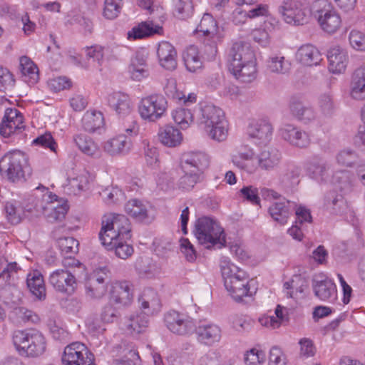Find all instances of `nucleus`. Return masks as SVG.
<instances>
[{
  "label": "nucleus",
  "mask_w": 365,
  "mask_h": 365,
  "mask_svg": "<svg viewBox=\"0 0 365 365\" xmlns=\"http://www.w3.org/2000/svg\"><path fill=\"white\" fill-rule=\"evenodd\" d=\"M131 143L128 136L119 135L108 140L104 144V150L112 156L127 153L130 148Z\"/></svg>",
  "instance_id": "obj_30"
},
{
  "label": "nucleus",
  "mask_w": 365,
  "mask_h": 365,
  "mask_svg": "<svg viewBox=\"0 0 365 365\" xmlns=\"http://www.w3.org/2000/svg\"><path fill=\"white\" fill-rule=\"evenodd\" d=\"M136 268L140 273L145 274L148 277L154 276L158 272V267L148 257L141 258L136 262Z\"/></svg>",
  "instance_id": "obj_54"
},
{
  "label": "nucleus",
  "mask_w": 365,
  "mask_h": 365,
  "mask_svg": "<svg viewBox=\"0 0 365 365\" xmlns=\"http://www.w3.org/2000/svg\"><path fill=\"white\" fill-rule=\"evenodd\" d=\"M131 227L128 218L124 215H104L99 240L102 245L115 239H130Z\"/></svg>",
  "instance_id": "obj_5"
},
{
  "label": "nucleus",
  "mask_w": 365,
  "mask_h": 365,
  "mask_svg": "<svg viewBox=\"0 0 365 365\" xmlns=\"http://www.w3.org/2000/svg\"><path fill=\"white\" fill-rule=\"evenodd\" d=\"M61 360L63 365H94L93 354L81 342L66 346Z\"/></svg>",
  "instance_id": "obj_10"
},
{
  "label": "nucleus",
  "mask_w": 365,
  "mask_h": 365,
  "mask_svg": "<svg viewBox=\"0 0 365 365\" xmlns=\"http://www.w3.org/2000/svg\"><path fill=\"white\" fill-rule=\"evenodd\" d=\"M308 0H284L278 11L287 24L303 25L308 21Z\"/></svg>",
  "instance_id": "obj_8"
},
{
  "label": "nucleus",
  "mask_w": 365,
  "mask_h": 365,
  "mask_svg": "<svg viewBox=\"0 0 365 365\" xmlns=\"http://www.w3.org/2000/svg\"><path fill=\"white\" fill-rule=\"evenodd\" d=\"M295 56L297 61L307 66H317L322 60L319 51L312 44L300 46Z\"/></svg>",
  "instance_id": "obj_29"
},
{
  "label": "nucleus",
  "mask_w": 365,
  "mask_h": 365,
  "mask_svg": "<svg viewBox=\"0 0 365 365\" xmlns=\"http://www.w3.org/2000/svg\"><path fill=\"white\" fill-rule=\"evenodd\" d=\"M194 234L201 245L207 248L217 246L223 247L226 242L225 235L220 225L207 217H203L196 220Z\"/></svg>",
  "instance_id": "obj_6"
},
{
  "label": "nucleus",
  "mask_w": 365,
  "mask_h": 365,
  "mask_svg": "<svg viewBox=\"0 0 365 365\" xmlns=\"http://www.w3.org/2000/svg\"><path fill=\"white\" fill-rule=\"evenodd\" d=\"M86 59L91 61L93 66L101 70V66L103 61V48L98 45L88 46L84 48Z\"/></svg>",
  "instance_id": "obj_50"
},
{
  "label": "nucleus",
  "mask_w": 365,
  "mask_h": 365,
  "mask_svg": "<svg viewBox=\"0 0 365 365\" xmlns=\"http://www.w3.org/2000/svg\"><path fill=\"white\" fill-rule=\"evenodd\" d=\"M164 322L167 328L178 335L190 334L195 330V324L193 319L176 311L166 313Z\"/></svg>",
  "instance_id": "obj_11"
},
{
  "label": "nucleus",
  "mask_w": 365,
  "mask_h": 365,
  "mask_svg": "<svg viewBox=\"0 0 365 365\" xmlns=\"http://www.w3.org/2000/svg\"><path fill=\"white\" fill-rule=\"evenodd\" d=\"M162 31L163 27L155 25L153 21H144L133 28L132 31L128 32V38H143L155 34H160Z\"/></svg>",
  "instance_id": "obj_39"
},
{
  "label": "nucleus",
  "mask_w": 365,
  "mask_h": 365,
  "mask_svg": "<svg viewBox=\"0 0 365 365\" xmlns=\"http://www.w3.org/2000/svg\"><path fill=\"white\" fill-rule=\"evenodd\" d=\"M183 60L187 70L191 73L201 71L203 63L199 56L195 46H190L183 55Z\"/></svg>",
  "instance_id": "obj_44"
},
{
  "label": "nucleus",
  "mask_w": 365,
  "mask_h": 365,
  "mask_svg": "<svg viewBox=\"0 0 365 365\" xmlns=\"http://www.w3.org/2000/svg\"><path fill=\"white\" fill-rule=\"evenodd\" d=\"M242 197L254 205H259L260 199L258 196L257 188L250 185L242 187L240 190Z\"/></svg>",
  "instance_id": "obj_61"
},
{
  "label": "nucleus",
  "mask_w": 365,
  "mask_h": 365,
  "mask_svg": "<svg viewBox=\"0 0 365 365\" xmlns=\"http://www.w3.org/2000/svg\"><path fill=\"white\" fill-rule=\"evenodd\" d=\"M324 206L334 215H342L347 209L344 197L335 192H329L325 195Z\"/></svg>",
  "instance_id": "obj_38"
},
{
  "label": "nucleus",
  "mask_w": 365,
  "mask_h": 365,
  "mask_svg": "<svg viewBox=\"0 0 365 365\" xmlns=\"http://www.w3.org/2000/svg\"><path fill=\"white\" fill-rule=\"evenodd\" d=\"M198 121L204 125V129L211 139L221 142L227 138L228 123L220 108L212 104L201 106Z\"/></svg>",
  "instance_id": "obj_2"
},
{
  "label": "nucleus",
  "mask_w": 365,
  "mask_h": 365,
  "mask_svg": "<svg viewBox=\"0 0 365 365\" xmlns=\"http://www.w3.org/2000/svg\"><path fill=\"white\" fill-rule=\"evenodd\" d=\"M32 144L43 148H48L51 151L56 153L57 143L51 133H45L35 138Z\"/></svg>",
  "instance_id": "obj_55"
},
{
  "label": "nucleus",
  "mask_w": 365,
  "mask_h": 365,
  "mask_svg": "<svg viewBox=\"0 0 365 365\" xmlns=\"http://www.w3.org/2000/svg\"><path fill=\"white\" fill-rule=\"evenodd\" d=\"M351 46L356 51H365V33L359 30H352L349 35Z\"/></svg>",
  "instance_id": "obj_56"
},
{
  "label": "nucleus",
  "mask_w": 365,
  "mask_h": 365,
  "mask_svg": "<svg viewBox=\"0 0 365 365\" xmlns=\"http://www.w3.org/2000/svg\"><path fill=\"white\" fill-rule=\"evenodd\" d=\"M194 331L200 342L209 346L220 341L222 337L220 327L215 324H202L197 327L195 326Z\"/></svg>",
  "instance_id": "obj_25"
},
{
  "label": "nucleus",
  "mask_w": 365,
  "mask_h": 365,
  "mask_svg": "<svg viewBox=\"0 0 365 365\" xmlns=\"http://www.w3.org/2000/svg\"><path fill=\"white\" fill-rule=\"evenodd\" d=\"M312 287L316 297L323 301H334L336 299V287L331 279L323 275L314 277Z\"/></svg>",
  "instance_id": "obj_17"
},
{
  "label": "nucleus",
  "mask_w": 365,
  "mask_h": 365,
  "mask_svg": "<svg viewBox=\"0 0 365 365\" xmlns=\"http://www.w3.org/2000/svg\"><path fill=\"white\" fill-rule=\"evenodd\" d=\"M330 167L322 158L314 157L307 164V171L308 175L317 180H326L329 176V170Z\"/></svg>",
  "instance_id": "obj_32"
},
{
  "label": "nucleus",
  "mask_w": 365,
  "mask_h": 365,
  "mask_svg": "<svg viewBox=\"0 0 365 365\" xmlns=\"http://www.w3.org/2000/svg\"><path fill=\"white\" fill-rule=\"evenodd\" d=\"M266 66L269 72L279 74H284L290 68V64L283 56L269 57L266 61Z\"/></svg>",
  "instance_id": "obj_46"
},
{
  "label": "nucleus",
  "mask_w": 365,
  "mask_h": 365,
  "mask_svg": "<svg viewBox=\"0 0 365 365\" xmlns=\"http://www.w3.org/2000/svg\"><path fill=\"white\" fill-rule=\"evenodd\" d=\"M27 287L31 293L38 299L46 298V287L43 275L38 271H34L28 274L26 279Z\"/></svg>",
  "instance_id": "obj_33"
},
{
  "label": "nucleus",
  "mask_w": 365,
  "mask_h": 365,
  "mask_svg": "<svg viewBox=\"0 0 365 365\" xmlns=\"http://www.w3.org/2000/svg\"><path fill=\"white\" fill-rule=\"evenodd\" d=\"M329 70L334 73H341L345 71L348 56L347 52L339 46L331 47L327 52Z\"/></svg>",
  "instance_id": "obj_24"
},
{
  "label": "nucleus",
  "mask_w": 365,
  "mask_h": 365,
  "mask_svg": "<svg viewBox=\"0 0 365 365\" xmlns=\"http://www.w3.org/2000/svg\"><path fill=\"white\" fill-rule=\"evenodd\" d=\"M282 158V153L277 148H264L257 157L258 166L262 170H274L279 165Z\"/></svg>",
  "instance_id": "obj_22"
},
{
  "label": "nucleus",
  "mask_w": 365,
  "mask_h": 365,
  "mask_svg": "<svg viewBox=\"0 0 365 365\" xmlns=\"http://www.w3.org/2000/svg\"><path fill=\"white\" fill-rule=\"evenodd\" d=\"M285 358L281 349L274 346L270 349L269 356V365H285Z\"/></svg>",
  "instance_id": "obj_64"
},
{
  "label": "nucleus",
  "mask_w": 365,
  "mask_h": 365,
  "mask_svg": "<svg viewBox=\"0 0 365 365\" xmlns=\"http://www.w3.org/2000/svg\"><path fill=\"white\" fill-rule=\"evenodd\" d=\"M311 11L325 32L333 34L340 28L341 17L327 1L317 0L314 2Z\"/></svg>",
  "instance_id": "obj_7"
},
{
  "label": "nucleus",
  "mask_w": 365,
  "mask_h": 365,
  "mask_svg": "<svg viewBox=\"0 0 365 365\" xmlns=\"http://www.w3.org/2000/svg\"><path fill=\"white\" fill-rule=\"evenodd\" d=\"M180 250L187 261L193 262L195 260L196 252L188 239L182 238L180 240Z\"/></svg>",
  "instance_id": "obj_62"
},
{
  "label": "nucleus",
  "mask_w": 365,
  "mask_h": 365,
  "mask_svg": "<svg viewBox=\"0 0 365 365\" xmlns=\"http://www.w3.org/2000/svg\"><path fill=\"white\" fill-rule=\"evenodd\" d=\"M350 95L356 100L365 99V67H360L354 71Z\"/></svg>",
  "instance_id": "obj_34"
},
{
  "label": "nucleus",
  "mask_w": 365,
  "mask_h": 365,
  "mask_svg": "<svg viewBox=\"0 0 365 365\" xmlns=\"http://www.w3.org/2000/svg\"><path fill=\"white\" fill-rule=\"evenodd\" d=\"M48 281L56 291L68 294H73L77 287L75 276L68 269L53 271L50 274Z\"/></svg>",
  "instance_id": "obj_15"
},
{
  "label": "nucleus",
  "mask_w": 365,
  "mask_h": 365,
  "mask_svg": "<svg viewBox=\"0 0 365 365\" xmlns=\"http://www.w3.org/2000/svg\"><path fill=\"white\" fill-rule=\"evenodd\" d=\"M300 170L294 165H287L279 175V185L285 191L292 190L298 183Z\"/></svg>",
  "instance_id": "obj_31"
},
{
  "label": "nucleus",
  "mask_w": 365,
  "mask_h": 365,
  "mask_svg": "<svg viewBox=\"0 0 365 365\" xmlns=\"http://www.w3.org/2000/svg\"><path fill=\"white\" fill-rule=\"evenodd\" d=\"M12 339L16 350L21 356L36 358L46 351V339L38 330H16L13 334Z\"/></svg>",
  "instance_id": "obj_3"
},
{
  "label": "nucleus",
  "mask_w": 365,
  "mask_h": 365,
  "mask_svg": "<svg viewBox=\"0 0 365 365\" xmlns=\"http://www.w3.org/2000/svg\"><path fill=\"white\" fill-rule=\"evenodd\" d=\"M73 141L84 154L92 157L100 156L99 146L91 137L84 134H78L73 137Z\"/></svg>",
  "instance_id": "obj_37"
},
{
  "label": "nucleus",
  "mask_w": 365,
  "mask_h": 365,
  "mask_svg": "<svg viewBox=\"0 0 365 365\" xmlns=\"http://www.w3.org/2000/svg\"><path fill=\"white\" fill-rule=\"evenodd\" d=\"M48 205L43 207V214L46 217L48 221L51 223L56 222H61L66 217L68 212V207L66 204H60L58 202L55 205V202L57 200V195L49 192L48 194Z\"/></svg>",
  "instance_id": "obj_23"
},
{
  "label": "nucleus",
  "mask_w": 365,
  "mask_h": 365,
  "mask_svg": "<svg viewBox=\"0 0 365 365\" xmlns=\"http://www.w3.org/2000/svg\"><path fill=\"white\" fill-rule=\"evenodd\" d=\"M193 11L191 0H179L175 6V12L178 18L184 19L189 17Z\"/></svg>",
  "instance_id": "obj_58"
},
{
  "label": "nucleus",
  "mask_w": 365,
  "mask_h": 365,
  "mask_svg": "<svg viewBox=\"0 0 365 365\" xmlns=\"http://www.w3.org/2000/svg\"><path fill=\"white\" fill-rule=\"evenodd\" d=\"M109 106L120 116H125L130 113L132 103L129 96L121 92H114L108 97Z\"/></svg>",
  "instance_id": "obj_28"
},
{
  "label": "nucleus",
  "mask_w": 365,
  "mask_h": 365,
  "mask_svg": "<svg viewBox=\"0 0 365 365\" xmlns=\"http://www.w3.org/2000/svg\"><path fill=\"white\" fill-rule=\"evenodd\" d=\"M272 131V125L269 121L260 120L249 125L247 134L255 144L261 145L271 140Z\"/></svg>",
  "instance_id": "obj_19"
},
{
  "label": "nucleus",
  "mask_w": 365,
  "mask_h": 365,
  "mask_svg": "<svg viewBox=\"0 0 365 365\" xmlns=\"http://www.w3.org/2000/svg\"><path fill=\"white\" fill-rule=\"evenodd\" d=\"M157 54L162 67L169 71H173L176 68L177 52L174 46L169 42H160L158 45Z\"/></svg>",
  "instance_id": "obj_26"
},
{
  "label": "nucleus",
  "mask_w": 365,
  "mask_h": 365,
  "mask_svg": "<svg viewBox=\"0 0 365 365\" xmlns=\"http://www.w3.org/2000/svg\"><path fill=\"white\" fill-rule=\"evenodd\" d=\"M139 302L144 309H148V313H153L157 311L160 307V299L158 294L151 288L144 289L142 295L139 298Z\"/></svg>",
  "instance_id": "obj_45"
},
{
  "label": "nucleus",
  "mask_w": 365,
  "mask_h": 365,
  "mask_svg": "<svg viewBox=\"0 0 365 365\" xmlns=\"http://www.w3.org/2000/svg\"><path fill=\"white\" fill-rule=\"evenodd\" d=\"M125 211L137 222L144 224H150L155 219L148 205L137 199H133L126 202Z\"/></svg>",
  "instance_id": "obj_20"
},
{
  "label": "nucleus",
  "mask_w": 365,
  "mask_h": 365,
  "mask_svg": "<svg viewBox=\"0 0 365 365\" xmlns=\"http://www.w3.org/2000/svg\"><path fill=\"white\" fill-rule=\"evenodd\" d=\"M167 101L163 96L150 95L141 99L138 106V112L143 119L155 122L163 116L167 109Z\"/></svg>",
  "instance_id": "obj_9"
},
{
  "label": "nucleus",
  "mask_w": 365,
  "mask_h": 365,
  "mask_svg": "<svg viewBox=\"0 0 365 365\" xmlns=\"http://www.w3.org/2000/svg\"><path fill=\"white\" fill-rule=\"evenodd\" d=\"M295 207L296 203L289 200L276 202L270 205L269 212L274 221L280 225H284Z\"/></svg>",
  "instance_id": "obj_27"
},
{
  "label": "nucleus",
  "mask_w": 365,
  "mask_h": 365,
  "mask_svg": "<svg viewBox=\"0 0 365 365\" xmlns=\"http://www.w3.org/2000/svg\"><path fill=\"white\" fill-rule=\"evenodd\" d=\"M255 54L249 43L236 42L229 51L227 63L229 70L237 69L244 63L255 61Z\"/></svg>",
  "instance_id": "obj_14"
},
{
  "label": "nucleus",
  "mask_w": 365,
  "mask_h": 365,
  "mask_svg": "<svg viewBox=\"0 0 365 365\" xmlns=\"http://www.w3.org/2000/svg\"><path fill=\"white\" fill-rule=\"evenodd\" d=\"M123 0H105L103 16L108 19L116 18L120 13Z\"/></svg>",
  "instance_id": "obj_53"
},
{
  "label": "nucleus",
  "mask_w": 365,
  "mask_h": 365,
  "mask_svg": "<svg viewBox=\"0 0 365 365\" xmlns=\"http://www.w3.org/2000/svg\"><path fill=\"white\" fill-rule=\"evenodd\" d=\"M196 31L203 33L205 36L214 34L217 31V23L210 14H205Z\"/></svg>",
  "instance_id": "obj_52"
},
{
  "label": "nucleus",
  "mask_w": 365,
  "mask_h": 365,
  "mask_svg": "<svg viewBox=\"0 0 365 365\" xmlns=\"http://www.w3.org/2000/svg\"><path fill=\"white\" fill-rule=\"evenodd\" d=\"M282 138L293 146L305 148L310 144L307 133L291 124L284 125L280 129Z\"/></svg>",
  "instance_id": "obj_18"
},
{
  "label": "nucleus",
  "mask_w": 365,
  "mask_h": 365,
  "mask_svg": "<svg viewBox=\"0 0 365 365\" xmlns=\"http://www.w3.org/2000/svg\"><path fill=\"white\" fill-rule=\"evenodd\" d=\"M78 241L72 237H61L58 240V246L63 255L71 257L78 252Z\"/></svg>",
  "instance_id": "obj_49"
},
{
  "label": "nucleus",
  "mask_w": 365,
  "mask_h": 365,
  "mask_svg": "<svg viewBox=\"0 0 365 365\" xmlns=\"http://www.w3.org/2000/svg\"><path fill=\"white\" fill-rule=\"evenodd\" d=\"M264 358L265 354L264 351L254 348L245 354V362L248 365H259L264 361Z\"/></svg>",
  "instance_id": "obj_60"
},
{
  "label": "nucleus",
  "mask_w": 365,
  "mask_h": 365,
  "mask_svg": "<svg viewBox=\"0 0 365 365\" xmlns=\"http://www.w3.org/2000/svg\"><path fill=\"white\" fill-rule=\"evenodd\" d=\"M184 175L179 179L178 187L183 190H191L200 181L202 175L192 171L182 170Z\"/></svg>",
  "instance_id": "obj_51"
},
{
  "label": "nucleus",
  "mask_w": 365,
  "mask_h": 365,
  "mask_svg": "<svg viewBox=\"0 0 365 365\" xmlns=\"http://www.w3.org/2000/svg\"><path fill=\"white\" fill-rule=\"evenodd\" d=\"M158 138L162 144L168 147H175L180 145L182 140L180 131L171 125H166L160 128Z\"/></svg>",
  "instance_id": "obj_36"
},
{
  "label": "nucleus",
  "mask_w": 365,
  "mask_h": 365,
  "mask_svg": "<svg viewBox=\"0 0 365 365\" xmlns=\"http://www.w3.org/2000/svg\"><path fill=\"white\" fill-rule=\"evenodd\" d=\"M20 71L24 81L34 84L38 80V68L36 65L27 56L20 58Z\"/></svg>",
  "instance_id": "obj_40"
},
{
  "label": "nucleus",
  "mask_w": 365,
  "mask_h": 365,
  "mask_svg": "<svg viewBox=\"0 0 365 365\" xmlns=\"http://www.w3.org/2000/svg\"><path fill=\"white\" fill-rule=\"evenodd\" d=\"M357 154L350 149L341 151L336 156L337 163L341 165L350 167L357 160Z\"/></svg>",
  "instance_id": "obj_59"
},
{
  "label": "nucleus",
  "mask_w": 365,
  "mask_h": 365,
  "mask_svg": "<svg viewBox=\"0 0 365 365\" xmlns=\"http://www.w3.org/2000/svg\"><path fill=\"white\" fill-rule=\"evenodd\" d=\"M318 106L324 115L331 116L336 110L333 95L330 92L322 93L318 98Z\"/></svg>",
  "instance_id": "obj_47"
},
{
  "label": "nucleus",
  "mask_w": 365,
  "mask_h": 365,
  "mask_svg": "<svg viewBox=\"0 0 365 365\" xmlns=\"http://www.w3.org/2000/svg\"><path fill=\"white\" fill-rule=\"evenodd\" d=\"M107 268L103 267L90 274L86 279V296L91 299H100L107 291Z\"/></svg>",
  "instance_id": "obj_13"
},
{
  "label": "nucleus",
  "mask_w": 365,
  "mask_h": 365,
  "mask_svg": "<svg viewBox=\"0 0 365 365\" xmlns=\"http://www.w3.org/2000/svg\"><path fill=\"white\" fill-rule=\"evenodd\" d=\"M128 239H115L113 241H107V245H102L108 250H114L117 257L125 259L133 253V248L126 243Z\"/></svg>",
  "instance_id": "obj_43"
},
{
  "label": "nucleus",
  "mask_w": 365,
  "mask_h": 365,
  "mask_svg": "<svg viewBox=\"0 0 365 365\" xmlns=\"http://www.w3.org/2000/svg\"><path fill=\"white\" fill-rule=\"evenodd\" d=\"M208 156L202 152H187L182 155L180 166L182 170L193 171L202 175L209 166Z\"/></svg>",
  "instance_id": "obj_16"
},
{
  "label": "nucleus",
  "mask_w": 365,
  "mask_h": 365,
  "mask_svg": "<svg viewBox=\"0 0 365 365\" xmlns=\"http://www.w3.org/2000/svg\"><path fill=\"white\" fill-rule=\"evenodd\" d=\"M148 312H137L129 316L125 322L128 331L132 334L143 332L148 326Z\"/></svg>",
  "instance_id": "obj_35"
},
{
  "label": "nucleus",
  "mask_w": 365,
  "mask_h": 365,
  "mask_svg": "<svg viewBox=\"0 0 365 365\" xmlns=\"http://www.w3.org/2000/svg\"><path fill=\"white\" fill-rule=\"evenodd\" d=\"M31 172L27 155L20 150L9 151L0 159L1 175L12 182L26 180Z\"/></svg>",
  "instance_id": "obj_4"
},
{
  "label": "nucleus",
  "mask_w": 365,
  "mask_h": 365,
  "mask_svg": "<svg viewBox=\"0 0 365 365\" xmlns=\"http://www.w3.org/2000/svg\"><path fill=\"white\" fill-rule=\"evenodd\" d=\"M25 128L24 117L16 108L6 109L0 123V135L3 138H9L15 133H20Z\"/></svg>",
  "instance_id": "obj_12"
},
{
  "label": "nucleus",
  "mask_w": 365,
  "mask_h": 365,
  "mask_svg": "<svg viewBox=\"0 0 365 365\" xmlns=\"http://www.w3.org/2000/svg\"><path fill=\"white\" fill-rule=\"evenodd\" d=\"M230 71L239 81L243 83L251 82L256 76V60L244 63L237 69H230Z\"/></svg>",
  "instance_id": "obj_42"
},
{
  "label": "nucleus",
  "mask_w": 365,
  "mask_h": 365,
  "mask_svg": "<svg viewBox=\"0 0 365 365\" xmlns=\"http://www.w3.org/2000/svg\"><path fill=\"white\" fill-rule=\"evenodd\" d=\"M6 217L11 225H17L21 220L20 214L18 212L16 207L11 202H6L4 207Z\"/></svg>",
  "instance_id": "obj_63"
},
{
  "label": "nucleus",
  "mask_w": 365,
  "mask_h": 365,
  "mask_svg": "<svg viewBox=\"0 0 365 365\" xmlns=\"http://www.w3.org/2000/svg\"><path fill=\"white\" fill-rule=\"evenodd\" d=\"M104 123L103 114L100 111H87L82 118V126L89 133H93L101 128Z\"/></svg>",
  "instance_id": "obj_41"
},
{
  "label": "nucleus",
  "mask_w": 365,
  "mask_h": 365,
  "mask_svg": "<svg viewBox=\"0 0 365 365\" xmlns=\"http://www.w3.org/2000/svg\"><path fill=\"white\" fill-rule=\"evenodd\" d=\"M173 118L181 129H187L193 122V113L190 109L180 108L173 113Z\"/></svg>",
  "instance_id": "obj_48"
},
{
  "label": "nucleus",
  "mask_w": 365,
  "mask_h": 365,
  "mask_svg": "<svg viewBox=\"0 0 365 365\" xmlns=\"http://www.w3.org/2000/svg\"><path fill=\"white\" fill-rule=\"evenodd\" d=\"M100 195L107 204H110L120 200L123 193L119 188L111 187L103 190Z\"/></svg>",
  "instance_id": "obj_57"
},
{
  "label": "nucleus",
  "mask_w": 365,
  "mask_h": 365,
  "mask_svg": "<svg viewBox=\"0 0 365 365\" xmlns=\"http://www.w3.org/2000/svg\"><path fill=\"white\" fill-rule=\"evenodd\" d=\"M133 299L132 285L129 282H115L110 291V301L118 307L129 306Z\"/></svg>",
  "instance_id": "obj_21"
},
{
  "label": "nucleus",
  "mask_w": 365,
  "mask_h": 365,
  "mask_svg": "<svg viewBox=\"0 0 365 365\" xmlns=\"http://www.w3.org/2000/svg\"><path fill=\"white\" fill-rule=\"evenodd\" d=\"M221 272L225 289L235 302H243L244 298H252L248 275L244 270L230 262L223 261Z\"/></svg>",
  "instance_id": "obj_1"
}]
</instances>
